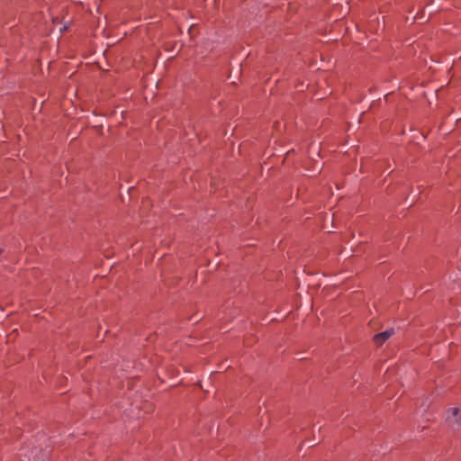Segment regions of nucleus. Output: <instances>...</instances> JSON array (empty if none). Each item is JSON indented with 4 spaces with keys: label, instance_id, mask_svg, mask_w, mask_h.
I'll return each mask as SVG.
<instances>
[{
    "label": "nucleus",
    "instance_id": "obj_3",
    "mask_svg": "<svg viewBox=\"0 0 461 461\" xmlns=\"http://www.w3.org/2000/svg\"><path fill=\"white\" fill-rule=\"evenodd\" d=\"M67 30H68V26H67V25H65L63 28H61V29H60V32H65V31H67Z\"/></svg>",
    "mask_w": 461,
    "mask_h": 461
},
{
    "label": "nucleus",
    "instance_id": "obj_2",
    "mask_svg": "<svg viewBox=\"0 0 461 461\" xmlns=\"http://www.w3.org/2000/svg\"><path fill=\"white\" fill-rule=\"evenodd\" d=\"M458 412L459 409L457 407L449 408L447 411V420L452 422V419H454L453 424L457 427L461 424V421L457 419Z\"/></svg>",
    "mask_w": 461,
    "mask_h": 461
},
{
    "label": "nucleus",
    "instance_id": "obj_1",
    "mask_svg": "<svg viewBox=\"0 0 461 461\" xmlns=\"http://www.w3.org/2000/svg\"><path fill=\"white\" fill-rule=\"evenodd\" d=\"M394 333L393 329L386 330L376 333L373 337V341L377 347H381Z\"/></svg>",
    "mask_w": 461,
    "mask_h": 461
},
{
    "label": "nucleus",
    "instance_id": "obj_4",
    "mask_svg": "<svg viewBox=\"0 0 461 461\" xmlns=\"http://www.w3.org/2000/svg\"><path fill=\"white\" fill-rule=\"evenodd\" d=\"M2 251H3V249H0V254L2 253Z\"/></svg>",
    "mask_w": 461,
    "mask_h": 461
}]
</instances>
